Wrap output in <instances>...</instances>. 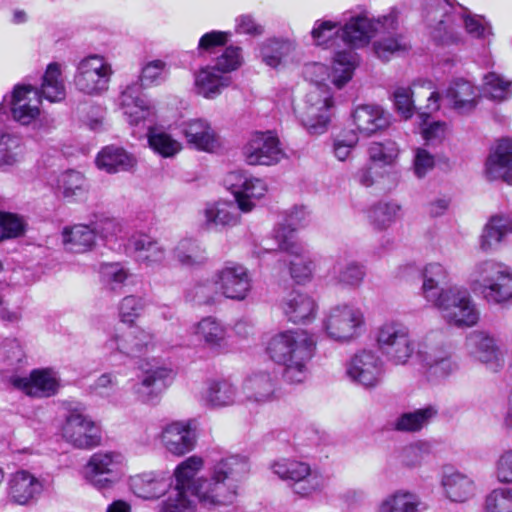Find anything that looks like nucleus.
<instances>
[{"label": "nucleus", "instance_id": "f257e3e1", "mask_svg": "<svg viewBox=\"0 0 512 512\" xmlns=\"http://www.w3.org/2000/svg\"><path fill=\"white\" fill-rule=\"evenodd\" d=\"M202 464V459L196 456L179 464L174 472V488L195 495L207 509L232 504L237 496V483L249 471L247 459L239 455L223 458L213 466L208 477L194 480Z\"/></svg>", "mask_w": 512, "mask_h": 512}, {"label": "nucleus", "instance_id": "f03ea898", "mask_svg": "<svg viewBox=\"0 0 512 512\" xmlns=\"http://www.w3.org/2000/svg\"><path fill=\"white\" fill-rule=\"evenodd\" d=\"M400 11L391 7L387 14L373 16L368 10H362L350 16L340 27L341 39L349 48L337 51L334 55L332 82L342 88L351 80L359 64V55L354 49L368 46L380 31H390L399 24Z\"/></svg>", "mask_w": 512, "mask_h": 512}, {"label": "nucleus", "instance_id": "7ed1b4c3", "mask_svg": "<svg viewBox=\"0 0 512 512\" xmlns=\"http://www.w3.org/2000/svg\"><path fill=\"white\" fill-rule=\"evenodd\" d=\"M224 182L235 201L219 200L205 205L200 216L201 227L206 231H220L236 226L240 222V211L251 212L255 207L254 201L263 197L267 191L263 180L243 171L229 172Z\"/></svg>", "mask_w": 512, "mask_h": 512}, {"label": "nucleus", "instance_id": "20e7f679", "mask_svg": "<svg viewBox=\"0 0 512 512\" xmlns=\"http://www.w3.org/2000/svg\"><path fill=\"white\" fill-rule=\"evenodd\" d=\"M424 5L431 37L438 44L451 45L461 42L462 28L474 38H483L490 32L484 18L471 14L455 0H424Z\"/></svg>", "mask_w": 512, "mask_h": 512}, {"label": "nucleus", "instance_id": "39448f33", "mask_svg": "<svg viewBox=\"0 0 512 512\" xmlns=\"http://www.w3.org/2000/svg\"><path fill=\"white\" fill-rule=\"evenodd\" d=\"M305 77L310 80V87L304 100L295 109L297 118L311 135L326 132L331 118L333 99L330 87L325 83L330 75L328 67L313 63L305 68Z\"/></svg>", "mask_w": 512, "mask_h": 512}, {"label": "nucleus", "instance_id": "423d86ee", "mask_svg": "<svg viewBox=\"0 0 512 512\" xmlns=\"http://www.w3.org/2000/svg\"><path fill=\"white\" fill-rule=\"evenodd\" d=\"M315 349L313 337L305 330L295 329L279 332L268 342L267 353L270 358L286 366V377L295 376L296 383L307 380L306 364L312 358Z\"/></svg>", "mask_w": 512, "mask_h": 512}, {"label": "nucleus", "instance_id": "0eeeda50", "mask_svg": "<svg viewBox=\"0 0 512 512\" xmlns=\"http://www.w3.org/2000/svg\"><path fill=\"white\" fill-rule=\"evenodd\" d=\"M467 284L489 305L512 302V268L495 259H481L470 268Z\"/></svg>", "mask_w": 512, "mask_h": 512}, {"label": "nucleus", "instance_id": "6e6552de", "mask_svg": "<svg viewBox=\"0 0 512 512\" xmlns=\"http://www.w3.org/2000/svg\"><path fill=\"white\" fill-rule=\"evenodd\" d=\"M167 65L162 60L146 63L138 81L128 84L120 93L119 106L131 125H138L154 114V107L143 93V88L158 85L166 78Z\"/></svg>", "mask_w": 512, "mask_h": 512}, {"label": "nucleus", "instance_id": "1a4fd4ad", "mask_svg": "<svg viewBox=\"0 0 512 512\" xmlns=\"http://www.w3.org/2000/svg\"><path fill=\"white\" fill-rule=\"evenodd\" d=\"M242 63V49L233 45L226 47L212 63L200 67L194 73L197 94L207 99L216 98L231 84L229 74L237 70Z\"/></svg>", "mask_w": 512, "mask_h": 512}, {"label": "nucleus", "instance_id": "9d476101", "mask_svg": "<svg viewBox=\"0 0 512 512\" xmlns=\"http://www.w3.org/2000/svg\"><path fill=\"white\" fill-rule=\"evenodd\" d=\"M432 304L448 324L458 328L473 327L480 319L477 303L469 290L461 286L441 289L440 297Z\"/></svg>", "mask_w": 512, "mask_h": 512}, {"label": "nucleus", "instance_id": "9b49d317", "mask_svg": "<svg viewBox=\"0 0 512 512\" xmlns=\"http://www.w3.org/2000/svg\"><path fill=\"white\" fill-rule=\"evenodd\" d=\"M275 475L286 481L293 492L301 497H310L322 492L326 478L306 462L282 458L271 465Z\"/></svg>", "mask_w": 512, "mask_h": 512}, {"label": "nucleus", "instance_id": "f8f14e48", "mask_svg": "<svg viewBox=\"0 0 512 512\" xmlns=\"http://www.w3.org/2000/svg\"><path fill=\"white\" fill-rule=\"evenodd\" d=\"M364 326V312L352 303H341L331 307L323 319L325 333L338 342L354 340L361 334Z\"/></svg>", "mask_w": 512, "mask_h": 512}, {"label": "nucleus", "instance_id": "ddd939ff", "mask_svg": "<svg viewBox=\"0 0 512 512\" xmlns=\"http://www.w3.org/2000/svg\"><path fill=\"white\" fill-rule=\"evenodd\" d=\"M64 408L67 412L62 427L65 440L80 449H90L99 445L100 430L85 414V406L77 401H66Z\"/></svg>", "mask_w": 512, "mask_h": 512}, {"label": "nucleus", "instance_id": "4468645a", "mask_svg": "<svg viewBox=\"0 0 512 512\" xmlns=\"http://www.w3.org/2000/svg\"><path fill=\"white\" fill-rule=\"evenodd\" d=\"M112 74L110 63L103 56L93 54L78 62L73 83L79 92L98 96L108 90Z\"/></svg>", "mask_w": 512, "mask_h": 512}, {"label": "nucleus", "instance_id": "2eb2a0df", "mask_svg": "<svg viewBox=\"0 0 512 512\" xmlns=\"http://www.w3.org/2000/svg\"><path fill=\"white\" fill-rule=\"evenodd\" d=\"M379 349L396 364H404L412 356L415 346L409 329L398 321H386L377 329Z\"/></svg>", "mask_w": 512, "mask_h": 512}, {"label": "nucleus", "instance_id": "dca6fc26", "mask_svg": "<svg viewBox=\"0 0 512 512\" xmlns=\"http://www.w3.org/2000/svg\"><path fill=\"white\" fill-rule=\"evenodd\" d=\"M124 457L117 452H98L91 456L85 478L99 491L110 489L124 474Z\"/></svg>", "mask_w": 512, "mask_h": 512}, {"label": "nucleus", "instance_id": "f3484780", "mask_svg": "<svg viewBox=\"0 0 512 512\" xmlns=\"http://www.w3.org/2000/svg\"><path fill=\"white\" fill-rule=\"evenodd\" d=\"M255 386H204L201 401L209 407H224L246 400L265 402L273 398L272 386H262L265 392H254Z\"/></svg>", "mask_w": 512, "mask_h": 512}, {"label": "nucleus", "instance_id": "a211bd4d", "mask_svg": "<svg viewBox=\"0 0 512 512\" xmlns=\"http://www.w3.org/2000/svg\"><path fill=\"white\" fill-rule=\"evenodd\" d=\"M5 353L12 367L1 370V374L3 381H7L8 384H59L62 381L59 372L53 367L33 369L29 377L20 376L16 364L22 361L24 353L20 344L15 340L5 346Z\"/></svg>", "mask_w": 512, "mask_h": 512}, {"label": "nucleus", "instance_id": "6ab92c4d", "mask_svg": "<svg viewBox=\"0 0 512 512\" xmlns=\"http://www.w3.org/2000/svg\"><path fill=\"white\" fill-rule=\"evenodd\" d=\"M348 380L358 384H377L385 380V366L377 352L363 349L345 365Z\"/></svg>", "mask_w": 512, "mask_h": 512}, {"label": "nucleus", "instance_id": "aec40b11", "mask_svg": "<svg viewBox=\"0 0 512 512\" xmlns=\"http://www.w3.org/2000/svg\"><path fill=\"white\" fill-rule=\"evenodd\" d=\"M214 275L221 295L226 298L244 300L252 288L248 269L239 263L227 262Z\"/></svg>", "mask_w": 512, "mask_h": 512}, {"label": "nucleus", "instance_id": "412c9836", "mask_svg": "<svg viewBox=\"0 0 512 512\" xmlns=\"http://www.w3.org/2000/svg\"><path fill=\"white\" fill-rule=\"evenodd\" d=\"M277 249L286 251L290 257L289 270L291 277L298 283L308 279L314 269L308 250L298 240L293 239V235L285 234L282 230L276 234Z\"/></svg>", "mask_w": 512, "mask_h": 512}, {"label": "nucleus", "instance_id": "4be33fe9", "mask_svg": "<svg viewBox=\"0 0 512 512\" xmlns=\"http://www.w3.org/2000/svg\"><path fill=\"white\" fill-rule=\"evenodd\" d=\"M243 155L249 165H273L283 158L284 153L271 132H257L244 146Z\"/></svg>", "mask_w": 512, "mask_h": 512}, {"label": "nucleus", "instance_id": "5701e85b", "mask_svg": "<svg viewBox=\"0 0 512 512\" xmlns=\"http://www.w3.org/2000/svg\"><path fill=\"white\" fill-rule=\"evenodd\" d=\"M466 349L473 358L487 364L494 371L504 367L505 354L493 335L486 331L471 332L465 342Z\"/></svg>", "mask_w": 512, "mask_h": 512}, {"label": "nucleus", "instance_id": "b1692460", "mask_svg": "<svg viewBox=\"0 0 512 512\" xmlns=\"http://www.w3.org/2000/svg\"><path fill=\"white\" fill-rule=\"evenodd\" d=\"M483 175L487 181H503L512 185V139L499 140L489 151Z\"/></svg>", "mask_w": 512, "mask_h": 512}, {"label": "nucleus", "instance_id": "393cba45", "mask_svg": "<svg viewBox=\"0 0 512 512\" xmlns=\"http://www.w3.org/2000/svg\"><path fill=\"white\" fill-rule=\"evenodd\" d=\"M196 420L174 421L163 427L161 440L173 455L182 456L193 450L196 443Z\"/></svg>", "mask_w": 512, "mask_h": 512}, {"label": "nucleus", "instance_id": "a878e982", "mask_svg": "<svg viewBox=\"0 0 512 512\" xmlns=\"http://www.w3.org/2000/svg\"><path fill=\"white\" fill-rule=\"evenodd\" d=\"M127 253L147 268L160 266L166 258L165 248L146 234L132 235L126 244Z\"/></svg>", "mask_w": 512, "mask_h": 512}, {"label": "nucleus", "instance_id": "bb28decb", "mask_svg": "<svg viewBox=\"0 0 512 512\" xmlns=\"http://www.w3.org/2000/svg\"><path fill=\"white\" fill-rule=\"evenodd\" d=\"M39 91L31 85H17L11 99V112L15 121L22 125L31 123L40 113Z\"/></svg>", "mask_w": 512, "mask_h": 512}, {"label": "nucleus", "instance_id": "cd10ccee", "mask_svg": "<svg viewBox=\"0 0 512 512\" xmlns=\"http://www.w3.org/2000/svg\"><path fill=\"white\" fill-rule=\"evenodd\" d=\"M187 143L200 151L212 152L220 146L219 137L211 124L202 118L190 119L180 126Z\"/></svg>", "mask_w": 512, "mask_h": 512}, {"label": "nucleus", "instance_id": "c85d7f7f", "mask_svg": "<svg viewBox=\"0 0 512 512\" xmlns=\"http://www.w3.org/2000/svg\"><path fill=\"white\" fill-rule=\"evenodd\" d=\"M43 485L30 472L20 470L12 474L7 483V496L18 505L32 503L41 494Z\"/></svg>", "mask_w": 512, "mask_h": 512}, {"label": "nucleus", "instance_id": "c756f323", "mask_svg": "<svg viewBox=\"0 0 512 512\" xmlns=\"http://www.w3.org/2000/svg\"><path fill=\"white\" fill-rule=\"evenodd\" d=\"M398 30L399 26L390 31H380L376 35L377 38L371 41L372 53L380 61L388 62L393 57L400 56L409 51L411 47L409 41Z\"/></svg>", "mask_w": 512, "mask_h": 512}, {"label": "nucleus", "instance_id": "7c9ffc66", "mask_svg": "<svg viewBox=\"0 0 512 512\" xmlns=\"http://www.w3.org/2000/svg\"><path fill=\"white\" fill-rule=\"evenodd\" d=\"M172 485V478L168 473L157 474L146 472L130 479L132 492L142 499H155L164 495Z\"/></svg>", "mask_w": 512, "mask_h": 512}, {"label": "nucleus", "instance_id": "2f4dec72", "mask_svg": "<svg viewBox=\"0 0 512 512\" xmlns=\"http://www.w3.org/2000/svg\"><path fill=\"white\" fill-rule=\"evenodd\" d=\"M281 309L290 322L304 323L315 317L316 303L308 294L294 290L283 298Z\"/></svg>", "mask_w": 512, "mask_h": 512}, {"label": "nucleus", "instance_id": "473e14b6", "mask_svg": "<svg viewBox=\"0 0 512 512\" xmlns=\"http://www.w3.org/2000/svg\"><path fill=\"white\" fill-rule=\"evenodd\" d=\"M194 334L210 350L221 353L228 347L227 328L215 317L201 319L194 326Z\"/></svg>", "mask_w": 512, "mask_h": 512}, {"label": "nucleus", "instance_id": "72a5a7b5", "mask_svg": "<svg viewBox=\"0 0 512 512\" xmlns=\"http://www.w3.org/2000/svg\"><path fill=\"white\" fill-rule=\"evenodd\" d=\"M353 122L358 131L370 136L389 125V115L377 105H361L353 112Z\"/></svg>", "mask_w": 512, "mask_h": 512}, {"label": "nucleus", "instance_id": "f704fd0d", "mask_svg": "<svg viewBox=\"0 0 512 512\" xmlns=\"http://www.w3.org/2000/svg\"><path fill=\"white\" fill-rule=\"evenodd\" d=\"M331 273L339 283L350 287L360 286L366 275L364 266L354 261L347 251L335 257Z\"/></svg>", "mask_w": 512, "mask_h": 512}, {"label": "nucleus", "instance_id": "c9c22d12", "mask_svg": "<svg viewBox=\"0 0 512 512\" xmlns=\"http://www.w3.org/2000/svg\"><path fill=\"white\" fill-rule=\"evenodd\" d=\"M153 336L139 327L130 326L120 335H115L111 340L116 349L129 356L135 357L146 351L152 345Z\"/></svg>", "mask_w": 512, "mask_h": 512}, {"label": "nucleus", "instance_id": "e433bc0d", "mask_svg": "<svg viewBox=\"0 0 512 512\" xmlns=\"http://www.w3.org/2000/svg\"><path fill=\"white\" fill-rule=\"evenodd\" d=\"M295 48V43L290 39L268 38L259 45V57L265 65L277 68L291 56Z\"/></svg>", "mask_w": 512, "mask_h": 512}, {"label": "nucleus", "instance_id": "4c0bfd02", "mask_svg": "<svg viewBox=\"0 0 512 512\" xmlns=\"http://www.w3.org/2000/svg\"><path fill=\"white\" fill-rule=\"evenodd\" d=\"M476 87L469 81L455 79L446 90L445 100L458 112H467L476 106Z\"/></svg>", "mask_w": 512, "mask_h": 512}, {"label": "nucleus", "instance_id": "58836bf2", "mask_svg": "<svg viewBox=\"0 0 512 512\" xmlns=\"http://www.w3.org/2000/svg\"><path fill=\"white\" fill-rule=\"evenodd\" d=\"M96 164L108 173H118L132 169L136 160L123 148L111 145L98 153Z\"/></svg>", "mask_w": 512, "mask_h": 512}, {"label": "nucleus", "instance_id": "ea45409f", "mask_svg": "<svg viewBox=\"0 0 512 512\" xmlns=\"http://www.w3.org/2000/svg\"><path fill=\"white\" fill-rule=\"evenodd\" d=\"M441 483L446 496L453 502H464L474 492L473 481L467 475L452 468L444 470Z\"/></svg>", "mask_w": 512, "mask_h": 512}, {"label": "nucleus", "instance_id": "a19ab883", "mask_svg": "<svg viewBox=\"0 0 512 512\" xmlns=\"http://www.w3.org/2000/svg\"><path fill=\"white\" fill-rule=\"evenodd\" d=\"M38 91L40 98L44 97L50 102H60L65 98L66 89L59 63L53 62L47 66Z\"/></svg>", "mask_w": 512, "mask_h": 512}, {"label": "nucleus", "instance_id": "79ce46f5", "mask_svg": "<svg viewBox=\"0 0 512 512\" xmlns=\"http://www.w3.org/2000/svg\"><path fill=\"white\" fill-rule=\"evenodd\" d=\"M436 414L437 411L432 406L416 409L412 412H404L390 423L391 429L406 433L419 432L429 424Z\"/></svg>", "mask_w": 512, "mask_h": 512}, {"label": "nucleus", "instance_id": "37998d69", "mask_svg": "<svg viewBox=\"0 0 512 512\" xmlns=\"http://www.w3.org/2000/svg\"><path fill=\"white\" fill-rule=\"evenodd\" d=\"M173 256L182 266L189 268L202 266L208 260L205 247L192 238L180 240L173 250Z\"/></svg>", "mask_w": 512, "mask_h": 512}, {"label": "nucleus", "instance_id": "c03bdc74", "mask_svg": "<svg viewBox=\"0 0 512 512\" xmlns=\"http://www.w3.org/2000/svg\"><path fill=\"white\" fill-rule=\"evenodd\" d=\"M422 293L424 298L432 303L440 297L439 284L448 280L449 272L445 266L438 262L428 263L422 269Z\"/></svg>", "mask_w": 512, "mask_h": 512}, {"label": "nucleus", "instance_id": "a18cd8bd", "mask_svg": "<svg viewBox=\"0 0 512 512\" xmlns=\"http://www.w3.org/2000/svg\"><path fill=\"white\" fill-rule=\"evenodd\" d=\"M401 217V206L394 201H380L368 210L370 225L376 230H386Z\"/></svg>", "mask_w": 512, "mask_h": 512}, {"label": "nucleus", "instance_id": "49530a36", "mask_svg": "<svg viewBox=\"0 0 512 512\" xmlns=\"http://www.w3.org/2000/svg\"><path fill=\"white\" fill-rule=\"evenodd\" d=\"M63 238L69 250L75 253H81L94 245L96 235L92 224H77L71 228H65Z\"/></svg>", "mask_w": 512, "mask_h": 512}, {"label": "nucleus", "instance_id": "de8ad7c7", "mask_svg": "<svg viewBox=\"0 0 512 512\" xmlns=\"http://www.w3.org/2000/svg\"><path fill=\"white\" fill-rule=\"evenodd\" d=\"M24 155L21 139L14 134L0 132V169H8L19 163Z\"/></svg>", "mask_w": 512, "mask_h": 512}, {"label": "nucleus", "instance_id": "09e8293b", "mask_svg": "<svg viewBox=\"0 0 512 512\" xmlns=\"http://www.w3.org/2000/svg\"><path fill=\"white\" fill-rule=\"evenodd\" d=\"M58 189L64 198L79 200L86 195L88 186L82 173L68 170L59 176Z\"/></svg>", "mask_w": 512, "mask_h": 512}, {"label": "nucleus", "instance_id": "8fccbe9b", "mask_svg": "<svg viewBox=\"0 0 512 512\" xmlns=\"http://www.w3.org/2000/svg\"><path fill=\"white\" fill-rule=\"evenodd\" d=\"M425 368L428 381H441L454 373L458 366L451 359V356L442 352L441 355L429 354L425 357Z\"/></svg>", "mask_w": 512, "mask_h": 512}, {"label": "nucleus", "instance_id": "3c124183", "mask_svg": "<svg viewBox=\"0 0 512 512\" xmlns=\"http://www.w3.org/2000/svg\"><path fill=\"white\" fill-rule=\"evenodd\" d=\"M483 92L492 100L505 101L512 96V81L496 72H489L483 77Z\"/></svg>", "mask_w": 512, "mask_h": 512}, {"label": "nucleus", "instance_id": "603ef678", "mask_svg": "<svg viewBox=\"0 0 512 512\" xmlns=\"http://www.w3.org/2000/svg\"><path fill=\"white\" fill-rule=\"evenodd\" d=\"M190 492L181 488L168 489L166 498L160 503L158 512H195V502Z\"/></svg>", "mask_w": 512, "mask_h": 512}, {"label": "nucleus", "instance_id": "864d4df0", "mask_svg": "<svg viewBox=\"0 0 512 512\" xmlns=\"http://www.w3.org/2000/svg\"><path fill=\"white\" fill-rule=\"evenodd\" d=\"M130 276L129 270L120 263H105L100 268V281L105 289L119 292Z\"/></svg>", "mask_w": 512, "mask_h": 512}, {"label": "nucleus", "instance_id": "5fc2aeb1", "mask_svg": "<svg viewBox=\"0 0 512 512\" xmlns=\"http://www.w3.org/2000/svg\"><path fill=\"white\" fill-rule=\"evenodd\" d=\"M509 221L500 216L492 217L486 224L481 235V248L489 250L496 247L507 235Z\"/></svg>", "mask_w": 512, "mask_h": 512}, {"label": "nucleus", "instance_id": "6e6d98bb", "mask_svg": "<svg viewBox=\"0 0 512 512\" xmlns=\"http://www.w3.org/2000/svg\"><path fill=\"white\" fill-rule=\"evenodd\" d=\"M150 147L163 157H172L181 150V144L168 133L157 128H150L148 132Z\"/></svg>", "mask_w": 512, "mask_h": 512}, {"label": "nucleus", "instance_id": "4d7b16f0", "mask_svg": "<svg viewBox=\"0 0 512 512\" xmlns=\"http://www.w3.org/2000/svg\"><path fill=\"white\" fill-rule=\"evenodd\" d=\"M369 163L375 166L391 165L398 155V148L395 142H372L367 149Z\"/></svg>", "mask_w": 512, "mask_h": 512}, {"label": "nucleus", "instance_id": "13d9d810", "mask_svg": "<svg viewBox=\"0 0 512 512\" xmlns=\"http://www.w3.org/2000/svg\"><path fill=\"white\" fill-rule=\"evenodd\" d=\"M433 453V445L429 441L419 440L405 446L400 454L401 463L407 467H416Z\"/></svg>", "mask_w": 512, "mask_h": 512}, {"label": "nucleus", "instance_id": "bf43d9fd", "mask_svg": "<svg viewBox=\"0 0 512 512\" xmlns=\"http://www.w3.org/2000/svg\"><path fill=\"white\" fill-rule=\"evenodd\" d=\"M221 295L215 275L211 280L196 284L187 294L190 301L198 305L215 303Z\"/></svg>", "mask_w": 512, "mask_h": 512}, {"label": "nucleus", "instance_id": "052dcab7", "mask_svg": "<svg viewBox=\"0 0 512 512\" xmlns=\"http://www.w3.org/2000/svg\"><path fill=\"white\" fill-rule=\"evenodd\" d=\"M25 227V221L21 216L0 211V242L22 236Z\"/></svg>", "mask_w": 512, "mask_h": 512}, {"label": "nucleus", "instance_id": "680f3d73", "mask_svg": "<svg viewBox=\"0 0 512 512\" xmlns=\"http://www.w3.org/2000/svg\"><path fill=\"white\" fill-rule=\"evenodd\" d=\"M139 369L142 373V384H155L158 381H173L175 371L166 366H159L155 361H141Z\"/></svg>", "mask_w": 512, "mask_h": 512}, {"label": "nucleus", "instance_id": "e2e57ef3", "mask_svg": "<svg viewBox=\"0 0 512 512\" xmlns=\"http://www.w3.org/2000/svg\"><path fill=\"white\" fill-rule=\"evenodd\" d=\"M417 505L418 503L412 494L397 493L381 504L379 512H416Z\"/></svg>", "mask_w": 512, "mask_h": 512}, {"label": "nucleus", "instance_id": "0e129e2a", "mask_svg": "<svg viewBox=\"0 0 512 512\" xmlns=\"http://www.w3.org/2000/svg\"><path fill=\"white\" fill-rule=\"evenodd\" d=\"M309 217V212L307 209L303 206H295L293 207L286 215V218L284 219V223L281 224L276 230L275 234L278 232L285 230L286 235H290V233L293 235V239L297 240L295 237V231L303 227L307 224ZM276 238V235H274Z\"/></svg>", "mask_w": 512, "mask_h": 512}, {"label": "nucleus", "instance_id": "69168bd1", "mask_svg": "<svg viewBox=\"0 0 512 512\" xmlns=\"http://www.w3.org/2000/svg\"><path fill=\"white\" fill-rule=\"evenodd\" d=\"M229 32L213 30L201 36L197 46L199 56L210 55L216 51L217 48L223 47L227 44L230 37Z\"/></svg>", "mask_w": 512, "mask_h": 512}, {"label": "nucleus", "instance_id": "338daca9", "mask_svg": "<svg viewBox=\"0 0 512 512\" xmlns=\"http://www.w3.org/2000/svg\"><path fill=\"white\" fill-rule=\"evenodd\" d=\"M334 35L341 37V31L338 28V23L330 20H317L311 31L314 42L319 46L329 47Z\"/></svg>", "mask_w": 512, "mask_h": 512}, {"label": "nucleus", "instance_id": "774afa93", "mask_svg": "<svg viewBox=\"0 0 512 512\" xmlns=\"http://www.w3.org/2000/svg\"><path fill=\"white\" fill-rule=\"evenodd\" d=\"M487 512H512V489H495L486 498Z\"/></svg>", "mask_w": 512, "mask_h": 512}]
</instances>
